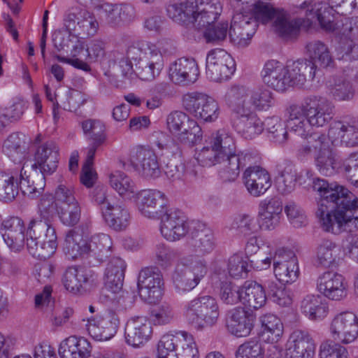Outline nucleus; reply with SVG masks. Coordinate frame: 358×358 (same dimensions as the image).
Here are the masks:
<instances>
[{"label": "nucleus", "mask_w": 358, "mask_h": 358, "mask_svg": "<svg viewBox=\"0 0 358 358\" xmlns=\"http://www.w3.org/2000/svg\"><path fill=\"white\" fill-rule=\"evenodd\" d=\"M313 188L320 196L315 213L324 231L338 234L358 229V198L353 193L319 178L313 179Z\"/></svg>", "instance_id": "1"}, {"label": "nucleus", "mask_w": 358, "mask_h": 358, "mask_svg": "<svg viewBox=\"0 0 358 358\" xmlns=\"http://www.w3.org/2000/svg\"><path fill=\"white\" fill-rule=\"evenodd\" d=\"M313 156L318 171L331 176L343 171L352 183L358 185V152H351L341 164L336 152L329 145L324 134L310 136L308 142L296 149V157L300 160Z\"/></svg>", "instance_id": "2"}, {"label": "nucleus", "mask_w": 358, "mask_h": 358, "mask_svg": "<svg viewBox=\"0 0 358 358\" xmlns=\"http://www.w3.org/2000/svg\"><path fill=\"white\" fill-rule=\"evenodd\" d=\"M334 104L325 98L316 95L306 96L300 104L293 103L286 109L287 124L290 131L303 138L297 149L308 142V138L315 134H308L306 129L323 127L328 124L334 116Z\"/></svg>", "instance_id": "3"}, {"label": "nucleus", "mask_w": 358, "mask_h": 358, "mask_svg": "<svg viewBox=\"0 0 358 358\" xmlns=\"http://www.w3.org/2000/svg\"><path fill=\"white\" fill-rule=\"evenodd\" d=\"M171 43L166 40L155 43L139 41L128 47L127 58L120 61L125 74L133 71L143 80H152L158 77L164 66V57L171 53Z\"/></svg>", "instance_id": "4"}, {"label": "nucleus", "mask_w": 358, "mask_h": 358, "mask_svg": "<svg viewBox=\"0 0 358 358\" xmlns=\"http://www.w3.org/2000/svg\"><path fill=\"white\" fill-rule=\"evenodd\" d=\"M210 144L222 157V167L219 176L224 182L234 181L239 176L240 169L254 161L252 155L246 151H236L233 136L226 130L220 129L211 135Z\"/></svg>", "instance_id": "5"}, {"label": "nucleus", "mask_w": 358, "mask_h": 358, "mask_svg": "<svg viewBox=\"0 0 358 358\" xmlns=\"http://www.w3.org/2000/svg\"><path fill=\"white\" fill-rule=\"evenodd\" d=\"M243 8L250 12L257 24L258 22L266 24L273 22L276 32L283 37L294 34L301 22V20H290L285 10L266 2L258 1L252 4L245 2Z\"/></svg>", "instance_id": "6"}, {"label": "nucleus", "mask_w": 358, "mask_h": 358, "mask_svg": "<svg viewBox=\"0 0 358 358\" xmlns=\"http://www.w3.org/2000/svg\"><path fill=\"white\" fill-rule=\"evenodd\" d=\"M182 315L196 330L202 331L217 322L220 317L219 305L216 299L212 296H198L184 304Z\"/></svg>", "instance_id": "7"}, {"label": "nucleus", "mask_w": 358, "mask_h": 358, "mask_svg": "<svg viewBox=\"0 0 358 358\" xmlns=\"http://www.w3.org/2000/svg\"><path fill=\"white\" fill-rule=\"evenodd\" d=\"M27 248L31 255L40 259L50 258L57 248V236L53 225L33 219L27 233Z\"/></svg>", "instance_id": "8"}, {"label": "nucleus", "mask_w": 358, "mask_h": 358, "mask_svg": "<svg viewBox=\"0 0 358 358\" xmlns=\"http://www.w3.org/2000/svg\"><path fill=\"white\" fill-rule=\"evenodd\" d=\"M126 268L127 264L122 259L113 257L110 260L105 271L104 286L99 296L102 303L114 306L122 303V286Z\"/></svg>", "instance_id": "9"}, {"label": "nucleus", "mask_w": 358, "mask_h": 358, "mask_svg": "<svg viewBox=\"0 0 358 358\" xmlns=\"http://www.w3.org/2000/svg\"><path fill=\"white\" fill-rule=\"evenodd\" d=\"M206 273L207 265L204 260L182 258L172 274L176 292L182 294L192 290Z\"/></svg>", "instance_id": "10"}, {"label": "nucleus", "mask_w": 358, "mask_h": 358, "mask_svg": "<svg viewBox=\"0 0 358 358\" xmlns=\"http://www.w3.org/2000/svg\"><path fill=\"white\" fill-rule=\"evenodd\" d=\"M230 5L234 10L229 36L230 41L238 47H245L255 34L258 27L250 12L245 7L243 0H230Z\"/></svg>", "instance_id": "11"}, {"label": "nucleus", "mask_w": 358, "mask_h": 358, "mask_svg": "<svg viewBox=\"0 0 358 358\" xmlns=\"http://www.w3.org/2000/svg\"><path fill=\"white\" fill-rule=\"evenodd\" d=\"M166 125L181 144L191 146L202 138V131L197 122L182 111L171 113L167 116Z\"/></svg>", "instance_id": "12"}, {"label": "nucleus", "mask_w": 358, "mask_h": 358, "mask_svg": "<svg viewBox=\"0 0 358 358\" xmlns=\"http://www.w3.org/2000/svg\"><path fill=\"white\" fill-rule=\"evenodd\" d=\"M185 109L197 119L206 122H215L220 115L218 103L211 96L199 92H191L182 97Z\"/></svg>", "instance_id": "13"}, {"label": "nucleus", "mask_w": 358, "mask_h": 358, "mask_svg": "<svg viewBox=\"0 0 358 358\" xmlns=\"http://www.w3.org/2000/svg\"><path fill=\"white\" fill-rule=\"evenodd\" d=\"M129 161L135 171L145 179H155L161 175L158 157L149 147L138 145L133 148L129 152Z\"/></svg>", "instance_id": "14"}, {"label": "nucleus", "mask_w": 358, "mask_h": 358, "mask_svg": "<svg viewBox=\"0 0 358 358\" xmlns=\"http://www.w3.org/2000/svg\"><path fill=\"white\" fill-rule=\"evenodd\" d=\"M137 286L142 300L151 304L158 302L164 289V279L159 268L157 266L143 268L138 274Z\"/></svg>", "instance_id": "15"}, {"label": "nucleus", "mask_w": 358, "mask_h": 358, "mask_svg": "<svg viewBox=\"0 0 358 358\" xmlns=\"http://www.w3.org/2000/svg\"><path fill=\"white\" fill-rule=\"evenodd\" d=\"M329 330L335 345L351 343L358 336V317L352 311L338 313L331 320Z\"/></svg>", "instance_id": "16"}, {"label": "nucleus", "mask_w": 358, "mask_h": 358, "mask_svg": "<svg viewBox=\"0 0 358 358\" xmlns=\"http://www.w3.org/2000/svg\"><path fill=\"white\" fill-rule=\"evenodd\" d=\"M235 70V61L224 50L217 48L208 52L206 57V73L210 80H226L233 75Z\"/></svg>", "instance_id": "17"}, {"label": "nucleus", "mask_w": 358, "mask_h": 358, "mask_svg": "<svg viewBox=\"0 0 358 358\" xmlns=\"http://www.w3.org/2000/svg\"><path fill=\"white\" fill-rule=\"evenodd\" d=\"M316 289L330 301H341L348 295V283L345 277L333 271H324L318 276Z\"/></svg>", "instance_id": "18"}, {"label": "nucleus", "mask_w": 358, "mask_h": 358, "mask_svg": "<svg viewBox=\"0 0 358 358\" xmlns=\"http://www.w3.org/2000/svg\"><path fill=\"white\" fill-rule=\"evenodd\" d=\"M159 218L160 233L163 238L169 242L183 238L189 231L185 215L178 209L166 210Z\"/></svg>", "instance_id": "19"}, {"label": "nucleus", "mask_w": 358, "mask_h": 358, "mask_svg": "<svg viewBox=\"0 0 358 358\" xmlns=\"http://www.w3.org/2000/svg\"><path fill=\"white\" fill-rule=\"evenodd\" d=\"M64 26L81 38L94 36L99 29V23L94 14L79 8L72 9L65 15Z\"/></svg>", "instance_id": "20"}, {"label": "nucleus", "mask_w": 358, "mask_h": 358, "mask_svg": "<svg viewBox=\"0 0 358 358\" xmlns=\"http://www.w3.org/2000/svg\"><path fill=\"white\" fill-rule=\"evenodd\" d=\"M133 199L139 213L150 219L159 218L162 211L157 208L163 209L166 206L165 194L157 189H142L136 192Z\"/></svg>", "instance_id": "21"}, {"label": "nucleus", "mask_w": 358, "mask_h": 358, "mask_svg": "<svg viewBox=\"0 0 358 358\" xmlns=\"http://www.w3.org/2000/svg\"><path fill=\"white\" fill-rule=\"evenodd\" d=\"M316 345L307 330L293 331L286 343L285 358H313Z\"/></svg>", "instance_id": "22"}, {"label": "nucleus", "mask_w": 358, "mask_h": 358, "mask_svg": "<svg viewBox=\"0 0 358 358\" xmlns=\"http://www.w3.org/2000/svg\"><path fill=\"white\" fill-rule=\"evenodd\" d=\"M273 272L282 283L295 282L299 275L298 259L292 250L280 249L273 257Z\"/></svg>", "instance_id": "23"}, {"label": "nucleus", "mask_w": 358, "mask_h": 358, "mask_svg": "<svg viewBox=\"0 0 358 358\" xmlns=\"http://www.w3.org/2000/svg\"><path fill=\"white\" fill-rule=\"evenodd\" d=\"M334 146H358V124L357 121L336 120L331 123L327 136Z\"/></svg>", "instance_id": "24"}, {"label": "nucleus", "mask_w": 358, "mask_h": 358, "mask_svg": "<svg viewBox=\"0 0 358 358\" xmlns=\"http://www.w3.org/2000/svg\"><path fill=\"white\" fill-rule=\"evenodd\" d=\"M119 324L117 315L109 313L104 317L96 316L88 319L85 329L92 338L103 341L110 340L115 335Z\"/></svg>", "instance_id": "25"}, {"label": "nucleus", "mask_w": 358, "mask_h": 358, "mask_svg": "<svg viewBox=\"0 0 358 358\" xmlns=\"http://www.w3.org/2000/svg\"><path fill=\"white\" fill-rule=\"evenodd\" d=\"M199 69L193 58L181 57L171 63L169 76L171 80L180 85L194 84L199 78Z\"/></svg>", "instance_id": "26"}, {"label": "nucleus", "mask_w": 358, "mask_h": 358, "mask_svg": "<svg viewBox=\"0 0 358 358\" xmlns=\"http://www.w3.org/2000/svg\"><path fill=\"white\" fill-rule=\"evenodd\" d=\"M346 250L331 239L321 240L315 248V261L317 266L328 268L337 267L343 260Z\"/></svg>", "instance_id": "27"}, {"label": "nucleus", "mask_w": 358, "mask_h": 358, "mask_svg": "<svg viewBox=\"0 0 358 358\" xmlns=\"http://www.w3.org/2000/svg\"><path fill=\"white\" fill-rule=\"evenodd\" d=\"M248 166L243 173V183L249 194L255 197L263 195L271 186L270 174L260 166Z\"/></svg>", "instance_id": "28"}, {"label": "nucleus", "mask_w": 358, "mask_h": 358, "mask_svg": "<svg viewBox=\"0 0 358 358\" xmlns=\"http://www.w3.org/2000/svg\"><path fill=\"white\" fill-rule=\"evenodd\" d=\"M59 149L53 141L45 142L39 145L34 155L33 169H38L43 176L52 174L57 169Z\"/></svg>", "instance_id": "29"}, {"label": "nucleus", "mask_w": 358, "mask_h": 358, "mask_svg": "<svg viewBox=\"0 0 358 358\" xmlns=\"http://www.w3.org/2000/svg\"><path fill=\"white\" fill-rule=\"evenodd\" d=\"M191 24L199 30H205L217 20L222 11L219 0H196Z\"/></svg>", "instance_id": "30"}, {"label": "nucleus", "mask_w": 358, "mask_h": 358, "mask_svg": "<svg viewBox=\"0 0 358 358\" xmlns=\"http://www.w3.org/2000/svg\"><path fill=\"white\" fill-rule=\"evenodd\" d=\"M23 220L18 217L4 220L0 233L6 245L14 252H20L24 245L25 234Z\"/></svg>", "instance_id": "31"}, {"label": "nucleus", "mask_w": 358, "mask_h": 358, "mask_svg": "<svg viewBox=\"0 0 358 358\" xmlns=\"http://www.w3.org/2000/svg\"><path fill=\"white\" fill-rule=\"evenodd\" d=\"M255 322V316L250 310L243 307H236L227 314V327L229 331L237 337L250 335Z\"/></svg>", "instance_id": "32"}, {"label": "nucleus", "mask_w": 358, "mask_h": 358, "mask_svg": "<svg viewBox=\"0 0 358 358\" xmlns=\"http://www.w3.org/2000/svg\"><path fill=\"white\" fill-rule=\"evenodd\" d=\"M187 245L192 252L198 255L211 252L215 246L212 229L204 224L197 223L191 231L187 240Z\"/></svg>", "instance_id": "33"}, {"label": "nucleus", "mask_w": 358, "mask_h": 358, "mask_svg": "<svg viewBox=\"0 0 358 358\" xmlns=\"http://www.w3.org/2000/svg\"><path fill=\"white\" fill-rule=\"evenodd\" d=\"M94 281L91 271L81 267L70 266L65 271L62 282L64 287L73 294H83Z\"/></svg>", "instance_id": "34"}, {"label": "nucleus", "mask_w": 358, "mask_h": 358, "mask_svg": "<svg viewBox=\"0 0 358 358\" xmlns=\"http://www.w3.org/2000/svg\"><path fill=\"white\" fill-rule=\"evenodd\" d=\"M287 88L292 86L302 87L307 80L315 77V65L308 59H298L286 64Z\"/></svg>", "instance_id": "35"}, {"label": "nucleus", "mask_w": 358, "mask_h": 358, "mask_svg": "<svg viewBox=\"0 0 358 358\" xmlns=\"http://www.w3.org/2000/svg\"><path fill=\"white\" fill-rule=\"evenodd\" d=\"M152 334V324L145 317H132L126 324V341L133 347L144 345L150 339Z\"/></svg>", "instance_id": "36"}, {"label": "nucleus", "mask_w": 358, "mask_h": 358, "mask_svg": "<svg viewBox=\"0 0 358 358\" xmlns=\"http://www.w3.org/2000/svg\"><path fill=\"white\" fill-rule=\"evenodd\" d=\"M234 117L257 115L252 111L253 103L250 91L243 86H234L227 94Z\"/></svg>", "instance_id": "37"}, {"label": "nucleus", "mask_w": 358, "mask_h": 358, "mask_svg": "<svg viewBox=\"0 0 358 358\" xmlns=\"http://www.w3.org/2000/svg\"><path fill=\"white\" fill-rule=\"evenodd\" d=\"M286 65L275 59L268 60L262 71L263 82L269 87L278 92L287 89Z\"/></svg>", "instance_id": "38"}, {"label": "nucleus", "mask_w": 358, "mask_h": 358, "mask_svg": "<svg viewBox=\"0 0 358 358\" xmlns=\"http://www.w3.org/2000/svg\"><path fill=\"white\" fill-rule=\"evenodd\" d=\"M102 217L115 231L124 230L129 224L131 215L126 206L120 203H108L101 208Z\"/></svg>", "instance_id": "39"}, {"label": "nucleus", "mask_w": 358, "mask_h": 358, "mask_svg": "<svg viewBox=\"0 0 358 358\" xmlns=\"http://www.w3.org/2000/svg\"><path fill=\"white\" fill-rule=\"evenodd\" d=\"M329 7L325 3L315 0H306L299 6H294L293 13L298 15H303L305 18H296L293 20H301V22L299 24L294 34L288 36V37L296 36L301 27L308 29L311 26L312 21L321 15L324 10L328 9Z\"/></svg>", "instance_id": "40"}, {"label": "nucleus", "mask_w": 358, "mask_h": 358, "mask_svg": "<svg viewBox=\"0 0 358 358\" xmlns=\"http://www.w3.org/2000/svg\"><path fill=\"white\" fill-rule=\"evenodd\" d=\"M91 351L90 343L83 337L76 336L62 341L59 348L61 358H88Z\"/></svg>", "instance_id": "41"}, {"label": "nucleus", "mask_w": 358, "mask_h": 358, "mask_svg": "<svg viewBox=\"0 0 358 358\" xmlns=\"http://www.w3.org/2000/svg\"><path fill=\"white\" fill-rule=\"evenodd\" d=\"M20 171L17 167L0 171V200L12 201L18 194V178Z\"/></svg>", "instance_id": "42"}, {"label": "nucleus", "mask_w": 358, "mask_h": 358, "mask_svg": "<svg viewBox=\"0 0 358 358\" xmlns=\"http://www.w3.org/2000/svg\"><path fill=\"white\" fill-rule=\"evenodd\" d=\"M232 124L235 130L245 139L255 138L264 129V122L257 115L234 117Z\"/></svg>", "instance_id": "43"}, {"label": "nucleus", "mask_w": 358, "mask_h": 358, "mask_svg": "<svg viewBox=\"0 0 358 358\" xmlns=\"http://www.w3.org/2000/svg\"><path fill=\"white\" fill-rule=\"evenodd\" d=\"M308 59L315 65V73L317 66L323 69L334 68V60L328 46L320 41H313L307 43L306 46Z\"/></svg>", "instance_id": "44"}, {"label": "nucleus", "mask_w": 358, "mask_h": 358, "mask_svg": "<svg viewBox=\"0 0 358 358\" xmlns=\"http://www.w3.org/2000/svg\"><path fill=\"white\" fill-rule=\"evenodd\" d=\"M301 313L312 321H322L329 313L327 304L319 295L308 294L301 301Z\"/></svg>", "instance_id": "45"}, {"label": "nucleus", "mask_w": 358, "mask_h": 358, "mask_svg": "<svg viewBox=\"0 0 358 358\" xmlns=\"http://www.w3.org/2000/svg\"><path fill=\"white\" fill-rule=\"evenodd\" d=\"M243 304L257 310L263 307L266 301V295L263 286L255 281H246L242 286Z\"/></svg>", "instance_id": "46"}, {"label": "nucleus", "mask_w": 358, "mask_h": 358, "mask_svg": "<svg viewBox=\"0 0 358 358\" xmlns=\"http://www.w3.org/2000/svg\"><path fill=\"white\" fill-rule=\"evenodd\" d=\"M87 241L79 231L73 229L69 230L64 243L63 250L69 259H76L78 257L88 256Z\"/></svg>", "instance_id": "47"}, {"label": "nucleus", "mask_w": 358, "mask_h": 358, "mask_svg": "<svg viewBox=\"0 0 358 358\" xmlns=\"http://www.w3.org/2000/svg\"><path fill=\"white\" fill-rule=\"evenodd\" d=\"M88 256L93 257L99 262L106 260L112 253L113 242L106 234H99L91 237L87 241Z\"/></svg>", "instance_id": "48"}, {"label": "nucleus", "mask_w": 358, "mask_h": 358, "mask_svg": "<svg viewBox=\"0 0 358 358\" xmlns=\"http://www.w3.org/2000/svg\"><path fill=\"white\" fill-rule=\"evenodd\" d=\"M195 4L196 2L189 0L169 4L166 8L167 15L180 24L189 26L195 12Z\"/></svg>", "instance_id": "49"}, {"label": "nucleus", "mask_w": 358, "mask_h": 358, "mask_svg": "<svg viewBox=\"0 0 358 358\" xmlns=\"http://www.w3.org/2000/svg\"><path fill=\"white\" fill-rule=\"evenodd\" d=\"M70 55L71 57L70 58L60 55H56L55 58L60 62L70 64L84 71L89 72L91 71V68L87 61V52L85 50L84 42L80 41L78 36H77L74 43L72 45Z\"/></svg>", "instance_id": "50"}, {"label": "nucleus", "mask_w": 358, "mask_h": 358, "mask_svg": "<svg viewBox=\"0 0 358 358\" xmlns=\"http://www.w3.org/2000/svg\"><path fill=\"white\" fill-rule=\"evenodd\" d=\"M259 320L263 329L262 336L269 343H277L284 331L281 320L274 314L266 313L261 316Z\"/></svg>", "instance_id": "51"}, {"label": "nucleus", "mask_w": 358, "mask_h": 358, "mask_svg": "<svg viewBox=\"0 0 358 358\" xmlns=\"http://www.w3.org/2000/svg\"><path fill=\"white\" fill-rule=\"evenodd\" d=\"M26 136L23 134L13 133L4 141L3 151L14 162H20L26 152Z\"/></svg>", "instance_id": "52"}, {"label": "nucleus", "mask_w": 358, "mask_h": 358, "mask_svg": "<svg viewBox=\"0 0 358 358\" xmlns=\"http://www.w3.org/2000/svg\"><path fill=\"white\" fill-rule=\"evenodd\" d=\"M109 183L111 187L123 198L131 199L136 194L134 182L129 176L121 171L110 173Z\"/></svg>", "instance_id": "53"}, {"label": "nucleus", "mask_w": 358, "mask_h": 358, "mask_svg": "<svg viewBox=\"0 0 358 358\" xmlns=\"http://www.w3.org/2000/svg\"><path fill=\"white\" fill-rule=\"evenodd\" d=\"M328 90L331 96L338 101H348L353 99L355 90L348 80L338 77L329 81Z\"/></svg>", "instance_id": "54"}, {"label": "nucleus", "mask_w": 358, "mask_h": 358, "mask_svg": "<svg viewBox=\"0 0 358 358\" xmlns=\"http://www.w3.org/2000/svg\"><path fill=\"white\" fill-rule=\"evenodd\" d=\"M264 127L269 138L276 144L284 145L288 140L287 127L282 120L277 116L267 117Z\"/></svg>", "instance_id": "55"}, {"label": "nucleus", "mask_w": 358, "mask_h": 358, "mask_svg": "<svg viewBox=\"0 0 358 358\" xmlns=\"http://www.w3.org/2000/svg\"><path fill=\"white\" fill-rule=\"evenodd\" d=\"M85 136L92 143L102 145L106 140L105 125L97 120H86L81 122Z\"/></svg>", "instance_id": "56"}, {"label": "nucleus", "mask_w": 358, "mask_h": 358, "mask_svg": "<svg viewBox=\"0 0 358 358\" xmlns=\"http://www.w3.org/2000/svg\"><path fill=\"white\" fill-rule=\"evenodd\" d=\"M266 283L268 296L274 303L282 307L289 306L292 303L289 289L273 280H268Z\"/></svg>", "instance_id": "57"}, {"label": "nucleus", "mask_w": 358, "mask_h": 358, "mask_svg": "<svg viewBox=\"0 0 358 358\" xmlns=\"http://www.w3.org/2000/svg\"><path fill=\"white\" fill-rule=\"evenodd\" d=\"M156 263L162 268H170L178 257V251L164 243L157 244L154 249Z\"/></svg>", "instance_id": "58"}, {"label": "nucleus", "mask_w": 358, "mask_h": 358, "mask_svg": "<svg viewBox=\"0 0 358 358\" xmlns=\"http://www.w3.org/2000/svg\"><path fill=\"white\" fill-rule=\"evenodd\" d=\"M242 287H238L231 282L224 281L220 284L219 297L227 305H234L242 300Z\"/></svg>", "instance_id": "59"}, {"label": "nucleus", "mask_w": 358, "mask_h": 358, "mask_svg": "<svg viewBox=\"0 0 358 358\" xmlns=\"http://www.w3.org/2000/svg\"><path fill=\"white\" fill-rule=\"evenodd\" d=\"M62 222L67 226L76 225L80 220L81 210L78 202L57 206Z\"/></svg>", "instance_id": "60"}, {"label": "nucleus", "mask_w": 358, "mask_h": 358, "mask_svg": "<svg viewBox=\"0 0 358 358\" xmlns=\"http://www.w3.org/2000/svg\"><path fill=\"white\" fill-rule=\"evenodd\" d=\"M195 159L201 166L204 167H210L216 164H220L222 167V157L212 144L204 146L196 151Z\"/></svg>", "instance_id": "61"}, {"label": "nucleus", "mask_w": 358, "mask_h": 358, "mask_svg": "<svg viewBox=\"0 0 358 358\" xmlns=\"http://www.w3.org/2000/svg\"><path fill=\"white\" fill-rule=\"evenodd\" d=\"M276 186L281 194L292 192L296 186V169L292 166H286L277 178Z\"/></svg>", "instance_id": "62"}, {"label": "nucleus", "mask_w": 358, "mask_h": 358, "mask_svg": "<svg viewBox=\"0 0 358 358\" xmlns=\"http://www.w3.org/2000/svg\"><path fill=\"white\" fill-rule=\"evenodd\" d=\"M259 227L254 217L248 215H241L236 217L231 225L238 234L245 236H250L257 232Z\"/></svg>", "instance_id": "63"}, {"label": "nucleus", "mask_w": 358, "mask_h": 358, "mask_svg": "<svg viewBox=\"0 0 358 358\" xmlns=\"http://www.w3.org/2000/svg\"><path fill=\"white\" fill-rule=\"evenodd\" d=\"M264 350L262 343L257 341H246L238 346L236 352V358H264Z\"/></svg>", "instance_id": "64"}]
</instances>
